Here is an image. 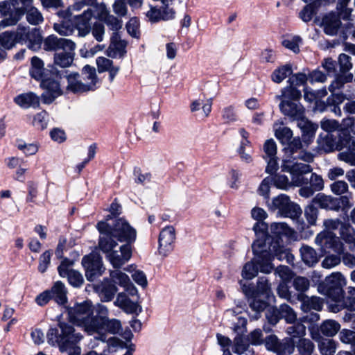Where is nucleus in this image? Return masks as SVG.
Here are the masks:
<instances>
[{
  "label": "nucleus",
  "mask_w": 355,
  "mask_h": 355,
  "mask_svg": "<svg viewBox=\"0 0 355 355\" xmlns=\"http://www.w3.org/2000/svg\"><path fill=\"white\" fill-rule=\"evenodd\" d=\"M29 73L31 78L40 81V87L44 89L41 95L44 103L51 104L62 94L60 80L64 71L58 70L54 66L44 68L43 61L34 56L31 59Z\"/></svg>",
  "instance_id": "nucleus-1"
},
{
  "label": "nucleus",
  "mask_w": 355,
  "mask_h": 355,
  "mask_svg": "<svg viewBox=\"0 0 355 355\" xmlns=\"http://www.w3.org/2000/svg\"><path fill=\"white\" fill-rule=\"evenodd\" d=\"M254 255L256 256L257 262L260 266V271L263 273H270L274 266L271 261L274 258L279 261H286V263L293 265L294 256L290 250L284 247L283 241H276L267 245L261 240L254 241L252 245Z\"/></svg>",
  "instance_id": "nucleus-2"
},
{
  "label": "nucleus",
  "mask_w": 355,
  "mask_h": 355,
  "mask_svg": "<svg viewBox=\"0 0 355 355\" xmlns=\"http://www.w3.org/2000/svg\"><path fill=\"white\" fill-rule=\"evenodd\" d=\"M58 327L50 328L47 332L48 343L51 345H58L61 352L69 351L68 355H80L81 349L78 343L83 338L74 327L65 322H59Z\"/></svg>",
  "instance_id": "nucleus-3"
},
{
  "label": "nucleus",
  "mask_w": 355,
  "mask_h": 355,
  "mask_svg": "<svg viewBox=\"0 0 355 355\" xmlns=\"http://www.w3.org/2000/svg\"><path fill=\"white\" fill-rule=\"evenodd\" d=\"M302 97L301 91L291 87H285L281 90L280 95L275 96V101H280L279 105L282 113L297 123L305 117V110L300 103Z\"/></svg>",
  "instance_id": "nucleus-4"
},
{
  "label": "nucleus",
  "mask_w": 355,
  "mask_h": 355,
  "mask_svg": "<svg viewBox=\"0 0 355 355\" xmlns=\"http://www.w3.org/2000/svg\"><path fill=\"white\" fill-rule=\"evenodd\" d=\"M345 224L338 218L326 219L323 221V225L325 230L319 233L315 239V243L322 248L331 249L333 251L340 253L343 250V244L340 239L332 231L340 229Z\"/></svg>",
  "instance_id": "nucleus-5"
},
{
  "label": "nucleus",
  "mask_w": 355,
  "mask_h": 355,
  "mask_svg": "<svg viewBox=\"0 0 355 355\" xmlns=\"http://www.w3.org/2000/svg\"><path fill=\"white\" fill-rule=\"evenodd\" d=\"M349 1L350 0H337L338 14L331 12L322 18V25L327 35L333 36L337 34L341 25L340 19H349L352 9L347 7Z\"/></svg>",
  "instance_id": "nucleus-6"
},
{
  "label": "nucleus",
  "mask_w": 355,
  "mask_h": 355,
  "mask_svg": "<svg viewBox=\"0 0 355 355\" xmlns=\"http://www.w3.org/2000/svg\"><path fill=\"white\" fill-rule=\"evenodd\" d=\"M343 284L344 278L342 274L340 272H333L327 276L322 284H319L318 289L320 293L331 300H341L344 295Z\"/></svg>",
  "instance_id": "nucleus-7"
},
{
  "label": "nucleus",
  "mask_w": 355,
  "mask_h": 355,
  "mask_svg": "<svg viewBox=\"0 0 355 355\" xmlns=\"http://www.w3.org/2000/svg\"><path fill=\"white\" fill-rule=\"evenodd\" d=\"M111 232L116 241L132 245L137 239V231L123 218H115L110 224Z\"/></svg>",
  "instance_id": "nucleus-8"
},
{
  "label": "nucleus",
  "mask_w": 355,
  "mask_h": 355,
  "mask_svg": "<svg viewBox=\"0 0 355 355\" xmlns=\"http://www.w3.org/2000/svg\"><path fill=\"white\" fill-rule=\"evenodd\" d=\"M282 168V171L291 173L292 187H301L304 184H308L309 179L305 178L304 175L309 173L312 171L309 164L297 162L290 164V162L284 161Z\"/></svg>",
  "instance_id": "nucleus-9"
},
{
  "label": "nucleus",
  "mask_w": 355,
  "mask_h": 355,
  "mask_svg": "<svg viewBox=\"0 0 355 355\" xmlns=\"http://www.w3.org/2000/svg\"><path fill=\"white\" fill-rule=\"evenodd\" d=\"M354 76L352 73H338L335 76V79L329 86V91L331 95L327 98V103H341L345 99L344 94L340 89L345 83H351Z\"/></svg>",
  "instance_id": "nucleus-10"
},
{
  "label": "nucleus",
  "mask_w": 355,
  "mask_h": 355,
  "mask_svg": "<svg viewBox=\"0 0 355 355\" xmlns=\"http://www.w3.org/2000/svg\"><path fill=\"white\" fill-rule=\"evenodd\" d=\"M82 265L85 270V277L89 282H93L101 276L105 270L102 258L97 253H90L82 259Z\"/></svg>",
  "instance_id": "nucleus-11"
},
{
  "label": "nucleus",
  "mask_w": 355,
  "mask_h": 355,
  "mask_svg": "<svg viewBox=\"0 0 355 355\" xmlns=\"http://www.w3.org/2000/svg\"><path fill=\"white\" fill-rule=\"evenodd\" d=\"M96 227L100 232L98 248L107 255L117 245L116 239L111 232L110 224L105 221H100L97 223Z\"/></svg>",
  "instance_id": "nucleus-12"
},
{
  "label": "nucleus",
  "mask_w": 355,
  "mask_h": 355,
  "mask_svg": "<svg viewBox=\"0 0 355 355\" xmlns=\"http://www.w3.org/2000/svg\"><path fill=\"white\" fill-rule=\"evenodd\" d=\"M73 264V261L64 258L58 267V272L60 277L67 278L70 285L78 288L83 285L84 279L80 272L71 268Z\"/></svg>",
  "instance_id": "nucleus-13"
},
{
  "label": "nucleus",
  "mask_w": 355,
  "mask_h": 355,
  "mask_svg": "<svg viewBox=\"0 0 355 355\" xmlns=\"http://www.w3.org/2000/svg\"><path fill=\"white\" fill-rule=\"evenodd\" d=\"M265 345L268 350L274 352L277 355H290L295 349V343L291 338L280 341L275 335H270L266 338Z\"/></svg>",
  "instance_id": "nucleus-14"
},
{
  "label": "nucleus",
  "mask_w": 355,
  "mask_h": 355,
  "mask_svg": "<svg viewBox=\"0 0 355 355\" xmlns=\"http://www.w3.org/2000/svg\"><path fill=\"white\" fill-rule=\"evenodd\" d=\"M67 313L71 322L81 327L87 317L92 313V303L89 301L76 303L73 306L67 308Z\"/></svg>",
  "instance_id": "nucleus-15"
},
{
  "label": "nucleus",
  "mask_w": 355,
  "mask_h": 355,
  "mask_svg": "<svg viewBox=\"0 0 355 355\" xmlns=\"http://www.w3.org/2000/svg\"><path fill=\"white\" fill-rule=\"evenodd\" d=\"M312 202L318 205L321 209L338 211L341 204L347 205L349 203V198L347 196L334 198L323 193H318L312 200Z\"/></svg>",
  "instance_id": "nucleus-16"
},
{
  "label": "nucleus",
  "mask_w": 355,
  "mask_h": 355,
  "mask_svg": "<svg viewBox=\"0 0 355 355\" xmlns=\"http://www.w3.org/2000/svg\"><path fill=\"white\" fill-rule=\"evenodd\" d=\"M284 150L293 159H301L310 163L313 160V155L309 152L302 150L303 145L300 137L294 138L286 144Z\"/></svg>",
  "instance_id": "nucleus-17"
},
{
  "label": "nucleus",
  "mask_w": 355,
  "mask_h": 355,
  "mask_svg": "<svg viewBox=\"0 0 355 355\" xmlns=\"http://www.w3.org/2000/svg\"><path fill=\"white\" fill-rule=\"evenodd\" d=\"M240 284L245 295L252 298L250 305L251 309L256 311L254 318L256 319L259 318V313L265 310L267 307L268 302L266 300H268V298H263L262 295L255 293L254 288L250 284H242L241 281L240 282Z\"/></svg>",
  "instance_id": "nucleus-18"
},
{
  "label": "nucleus",
  "mask_w": 355,
  "mask_h": 355,
  "mask_svg": "<svg viewBox=\"0 0 355 355\" xmlns=\"http://www.w3.org/2000/svg\"><path fill=\"white\" fill-rule=\"evenodd\" d=\"M132 248L130 244H124L120 247V251L113 250L107 255V259L114 268H120L132 257Z\"/></svg>",
  "instance_id": "nucleus-19"
},
{
  "label": "nucleus",
  "mask_w": 355,
  "mask_h": 355,
  "mask_svg": "<svg viewBox=\"0 0 355 355\" xmlns=\"http://www.w3.org/2000/svg\"><path fill=\"white\" fill-rule=\"evenodd\" d=\"M94 290L102 302H110L114 297L118 288L110 279L105 278L94 286Z\"/></svg>",
  "instance_id": "nucleus-20"
},
{
  "label": "nucleus",
  "mask_w": 355,
  "mask_h": 355,
  "mask_svg": "<svg viewBox=\"0 0 355 355\" xmlns=\"http://www.w3.org/2000/svg\"><path fill=\"white\" fill-rule=\"evenodd\" d=\"M93 17L92 8H87L81 15L75 16L73 21L79 37H85L91 32V20Z\"/></svg>",
  "instance_id": "nucleus-21"
},
{
  "label": "nucleus",
  "mask_w": 355,
  "mask_h": 355,
  "mask_svg": "<svg viewBox=\"0 0 355 355\" xmlns=\"http://www.w3.org/2000/svg\"><path fill=\"white\" fill-rule=\"evenodd\" d=\"M44 49L46 51L75 50L76 44L69 39L59 38L54 35H51L44 40Z\"/></svg>",
  "instance_id": "nucleus-22"
},
{
  "label": "nucleus",
  "mask_w": 355,
  "mask_h": 355,
  "mask_svg": "<svg viewBox=\"0 0 355 355\" xmlns=\"http://www.w3.org/2000/svg\"><path fill=\"white\" fill-rule=\"evenodd\" d=\"M302 213V211L300 205L290 200L279 214L283 217L291 218L293 220H296L297 229L299 231H303L305 230L306 223L302 220H300Z\"/></svg>",
  "instance_id": "nucleus-23"
},
{
  "label": "nucleus",
  "mask_w": 355,
  "mask_h": 355,
  "mask_svg": "<svg viewBox=\"0 0 355 355\" xmlns=\"http://www.w3.org/2000/svg\"><path fill=\"white\" fill-rule=\"evenodd\" d=\"M126 41L121 40L118 33H113L106 51L107 55L112 58H123L126 53Z\"/></svg>",
  "instance_id": "nucleus-24"
},
{
  "label": "nucleus",
  "mask_w": 355,
  "mask_h": 355,
  "mask_svg": "<svg viewBox=\"0 0 355 355\" xmlns=\"http://www.w3.org/2000/svg\"><path fill=\"white\" fill-rule=\"evenodd\" d=\"M103 325V319L93 315L92 313H91L90 315L87 317V319L85 320L81 327L89 335H93L96 333L100 335V340L105 341L106 336L105 334H102Z\"/></svg>",
  "instance_id": "nucleus-25"
},
{
  "label": "nucleus",
  "mask_w": 355,
  "mask_h": 355,
  "mask_svg": "<svg viewBox=\"0 0 355 355\" xmlns=\"http://www.w3.org/2000/svg\"><path fill=\"white\" fill-rule=\"evenodd\" d=\"M175 239V229L173 226H167L164 228L159 236V253L165 254L172 249V243Z\"/></svg>",
  "instance_id": "nucleus-26"
},
{
  "label": "nucleus",
  "mask_w": 355,
  "mask_h": 355,
  "mask_svg": "<svg viewBox=\"0 0 355 355\" xmlns=\"http://www.w3.org/2000/svg\"><path fill=\"white\" fill-rule=\"evenodd\" d=\"M114 304L128 313L139 315L141 312V307L132 301L125 293H119Z\"/></svg>",
  "instance_id": "nucleus-27"
},
{
  "label": "nucleus",
  "mask_w": 355,
  "mask_h": 355,
  "mask_svg": "<svg viewBox=\"0 0 355 355\" xmlns=\"http://www.w3.org/2000/svg\"><path fill=\"white\" fill-rule=\"evenodd\" d=\"M67 89L74 94L87 92L93 89V85H85L80 80V74L78 73H71L67 76Z\"/></svg>",
  "instance_id": "nucleus-28"
},
{
  "label": "nucleus",
  "mask_w": 355,
  "mask_h": 355,
  "mask_svg": "<svg viewBox=\"0 0 355 355\" xmlns=\"http://www.w3.org/2000/svg\"><path fill=\"white\" fill-rule=\"evenodd\" d=\"M293 233V230L286 223H273L270 227V237L271 242L282 241V237H290Z\"/></svg>",
  "instance_id": "nucleus-29"
},
{
  "label": "nucleus",
  "mask_w": 355,
  "mask_h": 355,
  "mask_svg": "<svg viewBox=\"0 0 355 355\" xmlns=\"http://www.w3.org/2000/svg\"><path fill=\"white\" fill-rule=\"evenodd\" d=\"M297 126L302 131V138L303 142L306 144V146H308L313 141L318 125L317 124L313 123L306 117H304L302 120L299 121L297 123Z\"/></svg>",
  "instance_id": "nucleus-30"
},
{
  "label": "nucleus",
  "mask_w": 355,
  "mask_h": 355,
  "mask_svg": "<svg viewBox=\"0 0 355 355\" xmlns=\"http://www.w3.org/2000/svg\"><path fill=\"white\" fill-rule=\"evenodd\" d=\"M298 300L301 301V309L304 312H309L312 309L320 311L323 306V300L319 297H308L306 295H299Z\"/></svg>",
  "instance_id": "nucleus-31"
},
{
  "label": "nucleus",
  "mask_w": 355,
  "mask_h": 355,
  "mask_svg": "<svg viewBox=\"0 0 355 355\" xmlns=\"http://www.w3.org/2000/svg\"><path fill=\"white\" fill-rule=\"evenodd\" d=\"M54 300L59 305H64L67 302V291L64 284L57 281L54 283L51 289L49 290Z\"/></svg>",
  "instance_id": "nucleus-32"
},
{
  "label": "nucleus",
  "mask_w": 355,
  "mask_h": 355,
  "mask_svg": "<svg viewBox=\"0 0 355 355\" xmlns=\"http://www.w3.org/2000/svg\"><path fill=\"white\" fill-rule=\"evenodd\" d=\"M14 101L24 108L37 107L40 105V97L33 92H28L17 96Z\"/></svg>",
  "instance_id": "nucleus-33"
},
{
  "label": "nucleus",
  "mask_w": 355,
  "mask_h": 355,
  "mask_svg": "<svg viewBox=\"0 0 355 355\" xmlns=\"http://www.w3.org/2000/svg\"><path fill=\"white\" fill-rule=\"evenodd\" d=\"M74 50L66 49L54 54V64L62 68L71 65L74 58Z\"/></svg>",
  "instance_id": "nucleus-34"
},
{
  "label": "nucleus",
  "mask_w": 355,
  "mask_h": 355,
  "mask_svg": "<svg viewBox=\"0 0 355 355\" xmlns=\"http://www.w3.org/2000/svg\"><path fill=\"white\" fill-rule=\"evenodd\" d=\"M340 239L349 245L351 250H355V230L351 225L345 223L340 229Z\"/></svg>",
  "instance_id": "nucleus-35"
},
{
  "label": "nucleus",
  "mask_w": 355,
  "mask_h": 355,
  "mask_svg": "<svg viewBox=\"0 0 355 355\" xmlns=\"http://www.w3.org/2000/svg\"><path fill=\"white\" fill-rule=\"evenodd\" d=\"M82 79L85 81V85H93L92 91H94L97 88L98 79L96 75V69L89 65H85L81 72Z\"/></svg>",
  "instance_id": "nucleus-36"
},
{
  "label": "nucleus",
  "mask_w": 355,
  "mask_h": 355,
  "mask_svg": "<svg viewBox=\"0 0 355 355\" xmlns=\"http://www.w3.org/2000/svg\"><path fill=\"white\" fill-rule=\"evenodd\" d=\"M24 14L25 11L21 8L10 10L8 13L7 16H4L5 17L1 21L0 26L6 28L7 26L15 25L24 15Z\"/></svg>",
  "instance_id": "nucleus-37"
},
{
  "label": "nucleus",
  "mask_w": 355,
  "mask_h": 355,
  "mask_svg": "<svg viewBox=\"0 0 355 355\" xmlns=\"http://www.w3.org/2000/svg\"><path fill=\"white\" fill-rule=\"evenodd\" d=\"M300 254L304 263L309 266H313L318 261L316 251L311 247L304 245L300 248Z\"/></svg>",
  "instance_id": "nucleus-38"
},
{
  "label": "nucleus",
  "mask_w": 355,
  "mask_h": 355,
  "mask_svg": "<svg viewBox=\"0 0 355 355\" xmlns=\"http://www.w3.org/2000/svg\"><path fill=\"white\" fill-rule=\"evenodd\" d=\"M26 14L27 21L32 25H38L43 22L44 18L39 10L33 6L21 7Z\"/></svg>",
  "instance_id": "nucleus-39"
},
{
  "label": "nucleus",
  "mask_w": 355,
  "mask_h": 355,
  "mask_svg": "<svg viewBox=\"0 0 355 355\" xmlns=\"http://www.w3.org/2000/svg\"><path fill=\"white\" fill-rule=\"evenodd\" d=\"M293 73V69L290 64L282 65L271 74V80L275 83H281L285 78Z\"/></svg>",
  "instance_id": "nucleus-40"
},
{
  "label": "nucleus",
  "mask_w": 355,
  "mask_h": 355,
  "mask_svg": "<svg viewBox=\"0 0 355 355\" xmlns=\"http://www.w3.org/2000/svg\"><path fill=\"white\" fill-rule=\"evenodd\" d=\"M232 351L239 355L243 354H250L252 353V349H250L248 340L241 336H236L234 338Z\"/></svg>",
  "instance_id": "nucleus-41"
},
{
  "label": "nucleus",
  "mask_w": 355,
  "mask_h": 355,
  "mask_svg": "<svg viewBox=\"0 0 355 355\" xmlns=\"http://www.w3.org/2000/svg\"><path fill=\"white\" fill-rule=\"evenodd\" d=\"M253 230L257 237L255 241L261 240L265 243H267V245H269L270 237L268 233V226L267 223L263 221L257 222L254 225Z\"/></svg>",
  "instance_id": "nucleus-42"
},
{
  "label": "nucleus",
  "mask_w": 355,
  "mask_h": 355,
  "mask_svg": "<svg viewBox=\"0 0 355 355\" xmlns=\"http://www.w3.org/2000/svg\"><path fill=\"white\" fill-rule=\"evenodd\" d=\"M340 329V324L334 320H326L320 327V332L327 337H332L335 336Z\"/></svg>",
  "instance_id": "nucleus-43"
},
{
  "label": "nucleus",
  "mask_w": 355,
  "mask_h": 355,
  "mask_svg": "<svg viewBox=\"0 0 355 355\" xmlns=\"http://www.w3.org/2000/svg\"><path fill=\"white\" fill-rule=\"evenodd\" d=\"M318 148L324 153H331L336 150V141L331 134L322 135L318 139Z\"/></svg>",
  "instance_id": "nucleus-44"
},
{
  "label": "nucleus",
  "mask_w": 355,
  "mask_h": 355,
  "mask_svg": "<svg viewBox=\"0 0 355 355\" xmlns=\"http://www.w3.org/2000/svg\"><path fill=\"white\" fill-rule=\"evenodd\" d=\"M259 270H260V266L257 262L256 256L253 261L248 262L243 266L242 270V277L245 279H252L258 274Z\"/></svg>",
  "instance_id": "nucleus-45"
},
{
  "label": "nucleus",
  "mask_w": 355,
  "mask_h": 355,
  "mask_svg": "<svg viewBox=\"0 0 355 355\" xmlns=\"http://www.w3.org/2000/svg\"><path fill=\"white\" fill-rule=\"evenodd\" d=\"M315 203L311 202V204L308 205L304 208V216L306 219L308 225L306 224L305 229L309 227V226H313L316 225V221L318 216V209L315 206Z\"/></svg>",
  "instance_id": "nucleus-46"
},
{
  "label": "nucleus",
  "mask_w": 355,
  "mask_h": 355,
  "mask_svg": "<svg viewBox=\"0 0 355 355\" xmlns=\"http://www.w3.org/2000/svg\"><path fill=\"white\" fill-rule=\"evenodd\" d=\"M278 309L281 318L284 319L286 323L292 324L297 320V314L289 305L282 304Z\"/></svg>",
  "instance_id": "nucleus-47"
},
{
  "label": "nucleus",
  "mask_w": 355,
  "mask_h": 355,
  "mask_svg": "<svg viewBox=\"0 0 355 355\" xmlns=\"http://www.w3.org/2000/svg\"><path fill=\"white\" fill-rule=\"evenodd\" d=\"M121 329V323L120 320L117 319H109L107 318L103 320V325L102 329V334L107 332L111 334H116Z\"/></svg>",
  "instance_id": "nucleus-48"
},
{
  "label": "nucleus",
  "mask_w": 355,
  "mask_h": 355,
  "mask_svg": "<svg viewBox=\"0 0 355 355\" xmlns=\"http://www.w3.org/2000/svg\"><path fill=\"white\" fill-rule=\"evenodd\" d=\"M296 347L300 355H312L315 349L313 343L307 338H300Z\"/></svg>",
  "instance_id": "nucleus-49"
},
{
  "label": "nucleus",
  "mask_w": 355,
  "mask_h": 355,
  "mask_svg": "<svg viewBox=\"0 0 355 355\" xmlns=\"http://www.w3.org/2000/svg\"><path fill=\"white\" fill-rule=\"evenodd\" d=\"M287 334L292 338H302L306 334V327L300 322H294L286 329Z\"/></svg>",
  "instance_id": "nucleus-50"
},
{
  "label": "nucleus",
  "mask_w": 355,
  "mask_h": 355,
  "mask_svg": "<svg viewBox=\"0 0 355 355\" xmlns=\"http://www.w3.org/2000/svg\"><path fill=\"white\" fill-rule=\"evenodd\" d=\"M336 141V150H341L347 147L351 141L349 130L341 129L338 130V140Z\"/></svg>",
  "instance_id": "nucleus-51"
},
{
  "label": "nucleus",
  "mask_w": 355,
  "mask_h": 355,
  "mask_svg": "<svg viewBox=\"0 0 355 355\" xmlns=\"http://www.w3.org/2000/svg\"><path fill=\"white\" fill-rule=\"evenodd\" d=\"M254 292L262 295L263 298H269L270 286L266 277H261L258 279L257 288H254Z\"/></svg>",
  "instance_id": "nucleus-52"
},
{
  "label": "nucleus",
  "mask_w": 355,
  "mask_h": 355,
  "mask_svg": "<svg viewBox=\"0 0 355 355\" xmlns=\"http://www.w3.org/2000/svg\"><path fill=\"white\" fill-rule=\"evenodd\" d=\"M111 280L114 284H119L121 286L126 287L130 282L129 277L124 272L116 268L110 272Z\"/></svg>",
  "instance_id": "nucleus-53"
},
{
  "label": "nucleus",
  "mask_w": 355,
  "mask_h": 355,
  "mask_svg": "<svg viewBox=\"0 0 355 355\" xmlns=\"http://www.w3.org/2000/svg\"><path fill=\"white\" fill-rule=\"evenodd\" d=\"M16 43L14 32L5 31L0 34V44L5 49H12Z\"/></svg>",
  "instance_id": "nucleus-54"
},
{
  "label": "nucleus",
  "mask_w": 355,
  "mask_h": 355,
  "mask_svg": "<svg viewBox=\"0 0 355 355\" xmlns=\"http://www.w3.org/2000/svg\"><path fill=\"white\" fill-rule=\"evenodd\" d=\"M309 80L308 75L306 76L304 73H297L293 74L291 78L288 80V85L287 87H291L294 89H297V86L304 85Z\"/></svg>",
  "instance_id": "nucleus-55"
},
{
  "label": "nucleus",
  "mask_w": 355,
  "mask_h": 355,
  "mask_svg": "<svg viewBox=\"0 0 355 355\" xmlns=\"http://www.w3.org/2000/svg\"><path fill=\"white\" fill-rule=\"evenodd\" d=\"M42 42V36L40 30L37 28H33L31 30L28 28L27 36V44L29 47H34L39 46Z\"/></svg>",
  "instance_id": "nucleus-56"
},
{
  "label": "nucleus",
  "mask_w": 355,
  "mask_h": 355,
  "mask_svg": "<svg viewBox=\"0 0 355 355\" xmlns=\"http://www.w3.org/2000/svg\"><path fill=\"white\" fill-rule=\"evenodd\" d=\"M272 178V182L275 187L282 189V190H288L289 188L292 187V183L289 181L288 177L285 175H276L274 177H270Z\"/></svg>",
  "instance_id": "nucleus-57"
},
{
  "label": "nucleus",
  "mask_w": 355,
  "mask_h": 355,
  "mask_svg": "<svg viewBox=\"0 0 355 355\" xmlns=\"http://www.w3.org/2000/svg\"><path fill=\"white\" fill-rule=\"evenodd\" d=\"M290 200V198L286 194H280L275 197L271 204L269 205L270 209L272 210H278V214L286 205L287 202Z\"/></svg>",
  "instance_id": "nucleus-58"
},
{
  "label": "nucleus",
  "mask_w": 355,
  "mask_h": 355,
  "mask_svg": "<svg viewBox=\"0 0 355 355\" xmlns=\"http://www.w3.org/2000/svg\"><path fill=\"white\" fill-rule=\"evenodd\" d=\"M265 315L268 322L272 326L276 325L282 319L278 307L277 306L268 307L266 311Z\"/></svg>",
  "instance_id": "nucleus-59"
},
{
  "label": "nucleus",
  "mask_w": 355,
  "mask_h": 355,
  "mask_svg": "<svg viewBox=\"0 0 355 355\" xmlns=\"http://www.w3.org/2000/svg\"><path fill=\"white\" fill-rule=\"evenodd\" d=\"M54 30L61 35H70L73 32V26L71 23L67 21H62L60 23H55L53 25Z\"/></svg>",
  "instance_id": "nucleus-60"
},
{
  "label": "nucleus",
  "mask_w": 355,
  "mask_h": 355,
  "mask_svg": "<svg viewBox=\"0 0 355 355\" xmlns=\"http://www.w3.org/2000/svg\"><path fill=\"white\" fill-rule=\"evenodd\" d=\"M338 159L350 166H355V147L349 148L338 153Z\"/></svg>",
  "instance_id": "nucleus-61"
},
{
  "label": "nucleus",
  "mask_w": 355,
  "mask_h": 355,
  "mask_svg": "<svg viewBox=\"0 0 355 355\" xmlns=\"http://www.w3.org/2000/svg\"><path fill=\"white\" fill-rule=\"evenodd\" d=\"M275 136L284 145L291 141L293 137V132L288 127H280L276 130Z\"/></svg>",
  "instance_id": "nucleus-62"
},
{
  "label": "nucleus",
  "mask_w": 355,
  "mask_h": 355,
  "mask_svg": "<svg viewBox=\"0 0 355 355\" xmlns=\"http://www.w3.org/2000/svg\"><path fill=\"white\" fill-rule=\"evenodd\" d=\"M48 119V113L46 111H42L34 116L33 125L37 129L44 130L47 127Z\"/></svg>",
  "instance_id": "nucleus-63"
},
{
  "label": "nucleus",
  "mask_w": 355,
  "mask_h": 355,
  "mask_svg": "<svg viewBox=\"0 0 355 355\" xmlns=\"http://www.w3.org/2000/svg\"><path fill=\"white\" fill-rule=\"evenodd\" d=\"M344 305L349 311H355V287H348L347 296L344 297Z\"/></svg>",
  "instance_id": "nucleus-64"
}]
</instances>
